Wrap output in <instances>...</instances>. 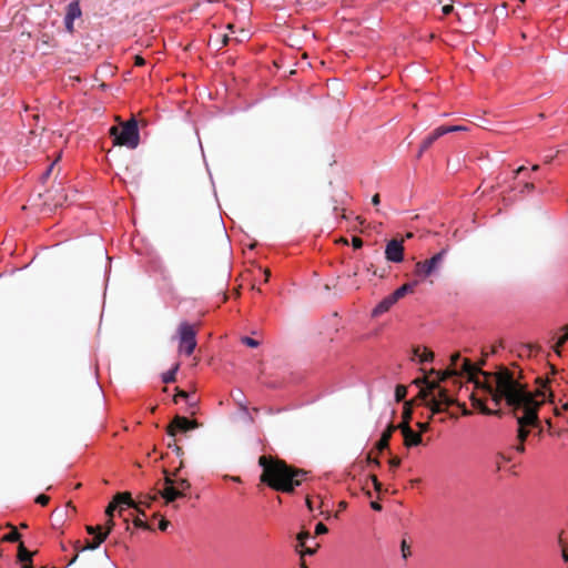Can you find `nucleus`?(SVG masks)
<instances>
[{
  "instance_id": "nucleus-41",
  "label": "nucleus",
  "mask_w": 568,
  "mask_h": 568,
  "mask_svg": "<svg viewBox=\"0 0 568 568\" xmlns=\"http://www.w3.org/2000/svg\"><path fill=\"white\" fill-rule=\"evenodd\" d=\"M327 531H328V528L323 523H318L315 526V535H323V534H326Z\"/></svg>"
},
{
  "instance_id": "nucleus-61",
  "label": "nucleus",
  "mask_w": 568,
  "mask_h": 568,
  "mask_svg": "<svg viewBox=\"0 0 568 568\" xmlns=\"http://www.w3.org/2000/svg\"><path fill=\"white\" fill-rule=\"evenodd\" d=\"M525 170H526V168H525V166H519V168L515 171V175L517 176L518 174L523 173Z\"/></svg>"
},
{
  "instance_id": "nucleus-47",
  "label": "nucleus",
  "mask_w": 568,
  "mask_h": 568,
  "mask_svg": "<svg viewBox=\"0 0 568 568\" xmlns=\"http://www.w3.org/2000/svg\"><path fill=\"white\" fill-rule=\"evenodd\" d=\"M170 525V521L166 520L165 518H161L160 523H159V529L164 531L166 530V528L169 527Z\"/></svg>"
},
{
  "instance_id": "nucleus-54",
  "label": "nucleus",
  "mask_w": 568,
  "mask_h": 568,
  "mask_svg": "<svg viewBox=\"0 0 568 568\" xmlns=\"http://www.w3.org/2000/svg\"><path fill=\"white\" fill-rule=\"evenodd\" d=\"M372 203L374 205H378L381 203V196L378 193L374 194L373 197H372Z\"/></svg>"
},
{
  "instance_id": "nucleus-20",
  "label": "nucleus",
  "mask_w": 568,
  "mask_h": 568,
  "mask_svg": "<svg viewBox=\"0 0 568 568\" xmlns=\"http://www.w3.org/2000/svg\"><path fill=\"white\" fill-rule=\"evenodd\" d=\"M414 355L419 358V363H427L434 359V353L427 347H424L422 352L419 347L414 348Z\"/></svg>"
},
{
  "instance_id": "nucleus-19",
  "label": "nucleus",
  "mask_w": 568,
  "mask_h": 568,
  "mask_svg": "<svg viewBox=\"0 0 568 568\" xmlns=\"http://www.w3.org/2000/svg\"><path fill=\"white\" fill-rule=\"evenodd\" d=\"M416 284H417V282L406 283V284L402 285L400 287H398L397 290H395L392 294L395 296V298L397 301H399L406 294L413 293Z\"/></svg>"
},
{
  "instance_id": "nucleus-63",
  "label": "nucleus",
  "mask_w": 568,
  "mask_h": 568,
  "mask_svg": "<svg viewBox=\"0 0 568 568\" xmlns=\"http://www.w3.org/2000/svg\"><path fill=\"white\" fill-rule=\"evenodd\" d=\"M561 331H564V335H565V337H566V338H568V324H567V325H565V326L561 328Z\"/></svg>"
},
{
  "instance_id": "nucleus-46",
  "label": "nucleus",
  "mask_w": 568,
  "mask_h": 568,
  "mask_svg": "<svg viewBox=\"0 0 568 568\" xmlns=\"http://www.w3.org/2000/svg\"><path fill=\"white\" fill-rule=\"evenodd\" d=\"M460 359L459 353H455L450 356V368H456L458 361Z\"/></svg>"
},
{
  "instance_id": "nucleus-52",
  "label": "nucleus",
  "mask_w": 568,
  "mask_h": 568,
  "mask_svg": "<svg viewBox=\"0 0 568 568\" xmlns=\"http://www.w3.org/2000/svg\"><path fill=\"white\" fill-rule=\"evenodd\" d=\"M534 189H535L534 183H528L527 182V183L524 184L521 192H525V191L529 192V191H532Z\"/></svg>"
},
{
  "instance_id": "nucleus-57",
  "label": "nucleus",
  "mask_w": 568,
  "mask_h": 568,
  "mask_svg": "<svg viewBox=\"0 0 568 568\" xmlns=\"http://www.w3.org/2000/svg\"><path fill=\"white\" fill-rule=\"evenodd\" d=\"M306 506L311 511L314 509L313 501L310 497L306 498Z\"/></svg>"
},
{
  "instance_id": "nucleus-31",
  "label": "nucleus",
  "mask_w": 568,
  "mask_h": 568,
  "mask_svg": "<svg viewBox=\"0 0 568 568\" xmlns=\"http://www.w3.org/2000/svg\"><path fill=\"white\" fill-rule=\"evenodd\" d=\"M481 414L501 417L504 415V412L501 409H490L488 407H483Z\"/></svg>"
},
{
  "instance_id": "nucleus-3",
  "label": "nucleus",
  "mask_w": 568,
  "mask_h": 568,
  "mask_svg": "<svg viewBox=\"0 0 568 568\" xmlns=\"http://www.w3.org/2000/svg\"><path fill=\"white\" fill-rule=\"evenodd\" d=\"M414 384L420 386L417 398L422 399L427 407H429L432 415L439 414L446 410L447 407L455 405L457 400L449 396L448 390L442 387L438 382H430L427 376L416 378ZM463 409V415L467 416L470 412L466 408L465 404H459Z\"/></svg>"
},
{
  "instance_id": "nucleus-27",
  "label": "nucleus",
  "mask_w": 568,
  "mask_h": 568,
  "mask_svg": "<svg viewBox=\"0 0 568 568\" xmlns=\"http://www.w3.org/2000/svg\"><path fill=\"white\" fill-rule=\"evenodd\" d=\"M407 394V387L404 385H397L395 388V398L397 402H402Z\"/></svg>"
},
{
  "instance_id": "nucleus-51",
  "label": "nucleus",
  "mask_w": 568,
  "mask_h": 568,
  "mask_svg": "<svg viewBox=\"0 0 568 568\" xmlns=\"http://www.w3.org/2000/svg\"><path fill=\"white\" fill-rule=\"evenodd\" d=\"M453 6L452 4H446L443 7L442 11L445 16L449 14L452 11H453Z\"/></svg>"
},
{
  "instance_id": "nucleus-2",
  "label": "nucleus",
  "mask_w": 568,
  "mask_h": 568,
  "mask_svg": "<svg viewBox=\"0 0 568 568\" xmlns=\"http://www.w3.org/2000/svg\"><path fill=\"white\" fill-rule=\"evenodd\" d=\"M262 467L261 483L275 491L292 494L306 479L307 471L288 465L285 460L271 455L258 458Z\"/></svg>"
},
{
  "instance_id": "nucleus-50",
  "label": "nucleus",
  "mask_w": 568,
  "mask_h": 568,
  "mask_svg": "<svg viewBox=\"0 0 568 568\" xmlns=\"http://www.w3.org/2000/svg\"><path fill=\"white\" fill-rule=\"evenodd\" d=\"M73 22H74L73 20H70V21H69V20H65V19H64L65 29H67L70 33H72V32H73Z\"/></svg>"
},
{
  "instance_id": "nucleus-5",
  "label": "nucleus",
  "mask_w": 568,
  "mask_h": 568,
  "mask_svg": "<svg viewBox=\"0 0 568 568\" xmlns=\"http://www.w3.org/2000/svg\"><path fill=\"white\" fill-rule=\"evenodd\" d=\"M109 134L113 139L114 145L126 146L133 150L140 143L138 122L134 118L126 122H121L120 125L111 126Z\"/></svg>"
},
{
  "instance_id": "nucleus-1",
  "label": "nucleus",
  "mask_w": 568,
  "mask_h": 568,
  "mask_svg": "<svg viewBox=\"0 0 568 568\" xmlns=\"http://www.w3.org/2000/svg\"><path fill=\"white\" fill-rule=\"evenodd\" d=\"M495 378L496 385L493 386L488 383L485 384V389L489 393V396L496 406H499L503 402L509 407L513 416L517 418L518 423V440L525 443L529 436L527 426H536L538 423V410L541 402H538L535 397L541 396L545 398L547 385L550 382L549 378L542 381L540 377L537 378V383H540V388L537 389L536 395L529 392L520 381L515 377V373L506 366H498L497 371L491 375Z\"/></svg>"
},
{
  "instance_id": "nucleus-38",
  "label": "nucleus",
  "mask_w": 568,
  "mask_h": 568,
  "mask_svg": "<svg viewBox=\"0 0 568 568\" xmlns=\"http://www.w3.org/2000/svg\"><path fill=\"white\" fill-rule=\"evenodd\" d=\"M118 508V505L114 501V499L108 505L106 509H105V515L108 517H113V514H114V510Z\"/></svg>"
},
{
  "instance_id": "nucleus-10",
  "label": "nucleus",
  "mask_w": 568,
  "mask_h": 568,
  "mask_svg": "<svg viewBox=\"0 0 568 568\" xmlns=\"http://www.w3.org/2000/svg\"><path fill=\"white\" fill-rule=\"evenodd\" d=\"M397 427L404 437L405 447L412 448L422 445L423 438L420 433L413 430L412 427L406 423H399Z\"/></svg>"
},
{
  "instance_id": "nucleus-53",
  "label": "nucleus",
  "mask_w": 568,
  "mask_h": 568,
  "mask_svg": "<svg viewBox=\"0 0 568 568\" xmlns=\"http://www.w3.org/2000/svg\"><path fill=\"white\" fill-rule=\"evenodd\" d=\"M371 507L376 510V511H381L382 510V505L378 503V501H372L371 503Z\"/></svg>"
},
{
  "instance_id": "nucleus-11",
  "label": "nucleus",
  "mask_w": 568,
  "mask_h": 568,
  "mask_svg": "<svg viewBox=\"0 0 568 568\" xmlns=\"http://www.w3.org/2000/svg\"><path fill=\"white\" fill-rule=\"evenodd\" d=\"M386 260L394 263H399L404 260L403 240H390L385 248Z\"/></svg>"
},
{
  "instance_id": "nucleus-34",
  "label": "nucleus",
  "mask_w": 568,
  "mask_h": 568,
  "mask_svg": "<svg viewBox=\"0 0 568 568\" xmlns=\"http://www.w3.org/2000/svg\"><path fill=\"white\" fill-rule=\"evenodd\" d=\"M440 128H443L445 130V134L450 133V132L466 130V128L460 126V125H442Z\"/></svg>"
},
{
  "instance_id": "nucleus-12",
  "label": "nucleus",
  "mask_w": 568,
  "mask_h": 568,
  "mask_svg": "<svg viewBox=\"0 0 568 568\" xmlns=\"http://www.w3.org/2000/svg\"><path fill=\"white\" fill-rule=\"evenodd\" d=\"M114 501L118 505V508H119V516H122L123 515V510H124V506L129 507V508H134V509H139V506L136 504V501H134L132 499V496L129 491H124V493H118L114 497H113Z\"/></svg>"
},
{
  "instance_id": "nucleus-49",
  "label": "nucleus",
  "mask_w": 568,
  "mask_h": 568,
  "mask_svg": "<svg viewBox=\"0 0 568 568\" xmlns=\"http://www.w3.org/2000/svg\"><path fill=\"white\" fill-rule=\"evenodd\" d=\"M134 64H135L136 67H142V65H144V64H145V60H144V58H142L141 55H138V54H136V55L134 57Z\"/></svg>"
},
{
  "instance_id": "nucleus-42",
  "label": "nucleus",
  "mask_w": 568,
  "mask_h": 568,
  "mask_svg": "<svg viewBox=\"0 0 568 568\" xmlns=\"http://www.w3.org/2000/svg\"><path fill=\"white\" fill-rule=\"evenodd\" d=\"M133 524L138 528L150 529V526L148 525V523H145L144 520H142L139 517L133 520Z\"/></svg>"
},
{
  "instance_id": "nucleus-21",
  "label": "nucleus",
  "mask_w": 568,
  "mask_h": 568,
  "mask_svg": "<svg viewBox=\"0 0 568 568\" xmlns=\"http://www.w3.org/2000/svg\"><path fill=\"white\" fill-rule=\"evenodd\" d=\"M33 552L29 551L22 542H20L18 547V560L21 562V565L31 562L32 561Z\"/></svg>"
},
{
  "instance_id": "nucleus-59",
  "label": "nucleus",
  "mask_w": 568,
  "mask_h": 568,
  "mask_svg": "<svg viewBox=\"0 0 568 568\" xmlns=\"http://www.w3.org/2000/svg\"><path fill=\"white\" fill-rule=\"evenodd\" d=\"M300 567L301 568H308L304 557H300Z\"/></svg>"
},
{
  "instance_id": "nucleus-58",
  "label": "nucleus",
  "mask_w": 568,
  "mask_h": 568,
  "mask_svg": "<svg viewBox=\"0 0 568 568\" xmlns=\"http://www.w3.org/2000/svg\"><path fill=\"white\" fill-rule=\"evenodd\" d=\"M516 450L518 453H524L525 452V445L524 443L519 442V445L516 447Z\"/></svg>"
},
{
  "instance_id": "nucleus-36",
  "label": "nucleus",
  "mask_w": 568,
  "mask_h": 568,
  "mask_svg": "<svg viewBox=\"0 0 568 568\" xmlns=\"http://www.w3.org/2000/svg\"><path fill=\"white\" fill-rule=\"evenodd\" d=\"M400 548H402V556L404 559H406L408 556H410V547L406 542V540L402 541Z\"/></svg>"
},
{
  "instance_id": "nucleus-55",
  "label": "nucleus",
  "mask_w": 568,
  "mask_h": 568,
  "mask_svg": "<svg viewBox=\"0 0 568 568\" xmlns=\"http://www.w3.org/2000/svg\"><path fill=\"white\" fill-rule=\"evenodd\" d=\"M229 41H230V38H229V36H227V34H223V36L221 37V43H222V47L226 45V44L229 43Z\"/></svg>"
},
{
  "instance_id": "nucleus-13",
  "label": "nucleus",
  "mask_w": 568,
  "mask_h": 568,
  "mask_svg": "<svg viewBox=\"0 0 568 568\" xmlns=\"http://www.w3.org/2000/svg\"><path fill=\"white\" fill-rule=\"evenodd\" d=\"M445 134V130L440 126L435 129L428 136H426L420 143L419 151L417 153V158H420L423 153L428 150L433 143L438 140L440 136Z\"/></svg>"
},
{
  "instance_id": "nucleus-48",
  "label": "nucleus",
  "mask_w": 568,
  "mask_h": 568,
  "mask_svg": "<svg viewBox=\"0 0 568 568\" xmlns=\"http://www.w3.org/2000/svg\"><path fill=\"white\" fill-rule=\"evenodd\" d=\"M366 460H367V463H369V464H374V465H375V466H377V467H379V466H381L379 460H378L377 458H373V457H372V453H369V454L367 455Z\"/></svg>"
},
{
  "instance_id": "nucleus-29",
  "label": "nucleus",
  "mask_w": 568,
  "mask_h": 568,
  "mask_svg": "<svg viewBox=\"0 0 568 568\" xmlns=\"http://www.w3.org/2000/svg\"><path fill=\"white\" fill-rule=\"evenodd\" d=\"M412 408L409 407V403L405 404L404 412H403V420L402 423H406L409 425V422L412 419Z\"/></svg>"
},
{
  "instance_id": "nucleus-23",
  "label": "nucleus",
  "mask_w": 568,
  "mask_h": 568,
  "mask_svg": "<svg viewBox=\"0 0 568 568\" xmlns=\"http://www.w3.org/2000/svg\"><path fill=\"white\" fill-rule=\"evenodd\" d=\"M430 373L437 375V379H435L434 382H438V384H439L440 382L446 381L450 376L456 375L457 374V368H448V369H446L444 372H436L435 369H432Z\"/></svg>"
},
{
  "instance_id": "nucleus-17",
  "label": "nucleus",
  "mask_w": 568,
  "mask_h": 568,
  "mask_svg": "<svg viewBox=\"0 0 568 568\" xmlns=\"http://www.w3.org/2000/svg\"><path fill=\"white\" fill-rule=\"evenodd\" d=\"M106 539V534H98L95 535V542H91L90 540H87L85 545L82 548H79V541L75 542V550H94L100 547V545Z\"/></svg>"
},
{
  "instance_id": "nucleus-60",
  "label": "nucleus",
  "mask_w": 568,
  "mask_h": 568,
  "mask_svg": "<svg viewBox=\"0 0 568 568\" xmlns=\"http://www.w3.org/2000/svg\"><path fill=\"white\" fill-rule=\"evenodd\" d=\"M237 404H239V406H240V408H241L242 410H244V412H246V410H247V406H246L242 400L237 399Z\"/></svg>"
},
{
  "instance_id": "nucleus-28",
  "label": "nucleus",
  "mask_w": 568,
  "mask_h": 568,
  "mask_svg": "<svg viewBox=\"0 0 568 568\" xmlns=\"http://www.w3.org/2000/svg\"><path fill=\"white\" fill-rule=\"evenodd\" d=\"M471 405L479 409L481 413L483 407H487L481 398H478L475 394L470 395Z\"/></svg>"
},
{
  "instance_id": "nucleus-18",
  "label": "nucleus",
  "mask_w": 568,
  "mask_h": 568,
  "mask_svg": "<svg viewBox=\"0 0 568 568\" xmlns=\"http://www.w3.org/2000/svg\"><path fill=\"white\" fill-rule=\"evenodd\" d=\"M82 14L79 1H72L68 4L67 13H65V20H75L80 18Z\"/></svg>"
},
{
  "instance_id": "nucleus-62",
  "label": "nucleus",
  "mask_w": 568,
  "mask_h": 568,
  "mask_svg": "<svg viewBox=\"0 0 568 568\" xmlns=\"http://www.w3.org/2000/svg\"><path fill=\"white\" fill-rule=\"evenodd\" d=\"M561 331H564V335H565V337H566V338H568V324H567V325H565V326L561 328Z\"/></svg>"
},
{
  "instance_id": "nucleus-24",
  "label": "nucleus",
  "mask_w": 568,
  "mask_h": 568,
  "mask_svg": "<svg viewBox=\"0 0 568 568\" xmlns=\"http://www.w3.org/2000/svg\"><path fill=\"white\" fill-rule=\"evenodd\" d=\"M320 548L318 542H314L313 546H304L302 549H296V552L300 555V557H305L306 555L313 556L317 552Z\"/></svg>"
},
{
  "instance_id": "nucleus-26",
  "label": "nucleus",
  "mask_w": 568,
  "mask_h": 568,
  "mask_svg": "<svg viewBox=\"0 0 568 568\" xmlns=\"http://www.w3.org/2000/svg\"><path fill=\"white\" fill-rule=\"evenodd\" d=\"M310 532L307 530H302L300 534H297L296 539L297 544L295 546L296 549H302L304 546H306V540L310 538Z\"/></svg>"
},
{
  "instance_id": "nucleus-35",
  "label": "nucleus",
  "mask_w": 568,
  "mask_h": 568,
  "mask_svg": "<svg viewBox=\"0 0 568 568\" xmlns=\"http://www.w3.org/2000/svg\"><path fill=\"white\" fill-rule=\"evenodd\" d=\"M103 527L101 525H97V526H87L85 527V530L89 535H98L100 531H102Z\"/></svg>"
},
{
  "instance_id": "nucleus-16",
  "label": "nucleus",
  "mask_w": 568,
  "mask_h": 568,
  "mask_svg": "<svg viewBox=\"0 0 568 568\" xmlns=\"http://www.w3.org/2000/svg\"><path fill=\"white\" fill-rule=\"evenodd\" d=\"M159 488L156 489V493L155 494H144V495H141L139 497V500L136 501L138 506H139V509H136L139 511V514L141 515H145L144 510L141 508L142 506L144 507H151L152 503L155 501L159 497Z\"/></svg>"
},
{
  "instance_id": "nucleus-8",
  "label": "nucleus",
  "mask_w": 568,
  "mask_h": 568,
  "mask_svg": "<svg viewBox=\"0 0 568 568\" xmlns=\"http://www.w3.org/2000/svg\"><path fill=\"white\" fill-rule=\"evenodd\" d=\"M446 252L444 248L429 260L417 262L415 265L416 275L426 277L433 274L443 263Z\"/></svg>"
},
{
  "instance_id": "nucleus-22",
  "label": "nucleus",
  "mask_w": 568,
  "mask_h": 568,
  "mask_svg": "<svg viewBox=\"0 0 568 568\" xmlns=\"http://www.w3.org/2000/svg\"><path fill=\"white\" fill-rule=\"evenodd\" d=\"M180 368V364L176 363L169 372L162 375V382L164 384L174 383L176 381V373Z\"/></svg>"
},
{
  "instance_id": "nucleus-45",
  "label": "nucleus",
  "mask_w": 568,
  "mask_h": 568,
  "mask_svg": "<svg viewBox=\"0 0 568 568\" xmlns=\"http://www.w3.org/2000/svg\"><path fill=\"white\" fill-rule=\"evenodd\" d=\"M352 245H353V247H354V248H356V250H357V248H361V247L363 246V240H362L361 237H358V236H354V237L352 239Z\"/></svg>"
},
{
  "instance_id": "nucleus-40",
  "label": "nucleus",
  "mask_w": 568,
  "mask_h": 568,
  "mask_svg": "<svg viewBox=\"0 0 568 568\" xmlns=\"http://www.w3.org/2000/svg\"><path fill=\"white\" fill-rule=\"evenodd\" d=\"M187 397V392L176 388V395L173 397V402L176 404L179 402V398L186 399Z\"/></svg>"
},
{
  "instance_id": "nucleus-7",
  "label": "nucleus",
  "mask_w": 568,
  "mask_h": 568,
  "mask_svg": "<svg viewBox=\"0 0 568 568\" xmlns=\"http://www.w3.org/2000/svg\"><path fill=\"white\" fill-rule=\"evenodd\" d=\"M179 352L190 356L196 347V329L194 325L182 322L178 328Z\"/></svg>"
},
{
  "instance_id": "nucleus-39",
  "label": "nucleus",
  "mask_w": 568,
  "mask_h": 568,
  "mask_svg": "<svg viewBox=\"0 0 568 568\" xmlns=\"http://www.w3.org/2000/svg\"><path fill=\"white\" fill-rule=\"evenodd\" d=\"M49 501H50V497L44 494H41L36 498V503L41 506H47L49 504Z\"/></svg>"
},
{
  "instance_id": "nucleus-43",
  "label": "nucleus",
  "mask_w": 568,
  "mask_h": 568,
  "mask_svg": "<svg viewBox=\"0 0 568 568\" xmlns=\"http://www.w3.org/2000/svg\"><path fill=\"white\" fill-rule=\"evenodd\" d=\"M416 426L418 427V429H419V432H418V433H420V435H422L423 433H426V432H428V430H429V423H428V422H425V423L418 422V423L416 424Z\"/></svg>"
},
{
  "instance_id": "nucleus-30",
  "label": "nucleus",
  "mask_w": 568,
  "mask_h": 568,
  "mask_svg": "<svg viewBox=\"0 0 568 568\" xmlns=\"http://www.w3.org/2000/svg\"><path fill=\"white\" fill-rule=\"evenodd\" d=\"M567 341L568 338H566L564 334L558 338L554 346V351L556 352V354L561 355V347Z\"/></svg>"
},
{
  "instance_id": "nucleus-6",
  "label": "nucleus",
  "mask_w": 568,
  "mask_h": 568,
  "mask_svg": "<svg viewBox=\"0 0 568 568\" xmlns=\"http://www.w3.org/2000/svg\"><path fill=\"white\" fill-rule=\"evenodd\" d=\"M487 356L488 353H483V358L480 359L479 365H475L470 359L465 358L463 361L462 369L464 373L468 374L471 377V379L476 374H481L485 377V379L483 382L475 381L476 387L481 389L485 394L489 395V393L485 389V384L488 383L495 386L496 382L495 378L491 376L494 373L484 372L480 368L483 365H485Z\"/></svg>"
},
{
  "instance_id": "nucleus-32",
  "label": "nucleus",
  "mask_w": 568,
  "mask_h": 568,
  "mask_svg": "<svg viewBox=\"0 0 568 568\" xmlns=\"http://www.w3.org/2000/svg\"><path fill=\"white\" fill-rule=\"evenodd\" d=\"M114 525L115 524H114L113 517H108V520L104 526V530L102 529V531H100L99 534H106V537H108L109 534L112 531Z\"/></svg>"
},
{
  "instance_id": "nucleus-15",
  "label": "nucleus",
  "mask_w": 568,
  "mask_h": 568,
  "mask_svg": "<svg viewBox=\"0 0 568 568\" xmlns=\"http://www.w3.org/2000/svg\"><path fill=\"white\" fill-rule=\"evenodd\" d=\"M397 425L389 424L387 428L382 433V436L379 440L376 443L375 448L381 453L384 449H387L389 447V440L392 438V435L395 430H397Z\"/></svg>"
},
{
  "instance_id": "nucleus-64",
  "label": "nucleus",
  "mask_w": 568,
  "mask_h": 568,
  "mask_svg": "<svg viewBox=\"0 0 568 568\" xmlns=\"http://www.w3.org/2000/svg\"><path fill=\"white\" fill-rule=\"evenodd\" d=\"M21 567H22V568H34V567H33V565H32V561H31V562L23 564Z\"/></svg>"
},
{
  "instance_id": "nucleus-25",
  "label": "nucleus",
  "mask_w": 568,
  "mask_h": 568,
  "mask_svg": "<svg viewBox=\"0 0 568 568\" xmlns=\"http://www.w3.org/2000/svg\"><path fill=\"white\" fill-rule=\"evenodd\" d=\"M11 528H12L11 531L1 538V541L16 542V541L20 540L21 534L17 530L16 527H11Z\"/></svg>"
},
{
  "instance_id": "nucleus-44",
  "label": "nucleus",
  "mask_w": 568,
  "mask_h": 568,
  "mask_svg": "<svg viewBox=\"0 0 568 568\" xmlns=\"http://www.w3.org/2000/svg\"><path fill=\"white\" fill-rule=\"evenodd\" d=\"M369 477H371V479H372V481H373V485H374L375 490L381 491V489H382V483L378 480L377 476H376V475H374V474H372Z\"/></svg>"
},
{
  "instance_id": "nucleus-33",
  "label": "nucleus",
  "mask_w": 568,
  "mask_h": 568,
  "mask_svg": "<svg viewBox=\"0 0 568 568\" xmlns=\"http://www.w3.org/2000/svg\"><path fill=\"white\" fill-rule=\"evenodd\" d=\"M241 342L248 347H257L260 345V342L257 339H254L248 336L242 337Z\"/></svg>"
},
{
  "instance_id": "nucleus-14",
  "label": "nucleus",
  "mask_w": 568,
  "mask_h": 568,
  "mask_svg": "<svg viewBox=\"0 0 568 568\" xmlns=\"http://www.w3.org/2000/svg\"><path fill=\"white\" fill-rule=\"evenodd\" d=\"M398 301L395 298V296L393 294H389L388 296H386L385 298H383L376 306L375 308L372 311V316L373 317H378L381 316L382 314L386 313L387 311H389V308L395 305Z\"/></svg>"
},
{
  "instance_id": "nucleus-56",
  "label": "nucleus",
  "mask_w": 568,
  "mask_h": 568,
  "mask_svg": "<svg viewBox=\"0 0 568 568\" xmlns=\"http://www.w3.org/2000/svg\"><path fill=\"white\" fill-rule=\"evenodd\" d=\"M173 452L178 455V456H182L183 455V449L182 447H180L179 445H174V449Z\"/></svg>"
},
{
  "instance_id": "nucleus-37",
  "label": "nucleus",
  "mask_w": 568,
  "mask_h": 568,
  "mask_svg": "<svg viewBox=\"0 0 568 568\" xmlns=\"http://www.w3.org/2000/svg\"><path fill=\"white\" fill-rule=\"evenodd\" d=\"M400 463H402V459H400L399 457H397V456L392 457V458L388 460V464H389V468H390V470H394V469H396L397 467H399Z\"/></svg>"
},
{
  "instance_id": "nucleus-4",
  "label": "nucleus",
  "mask_w": 568,
  "mask_h": 568,
  "mask_svg": "<svg viewBox=\"0 0 568 568\" xmlns=\"http://www.w3.org/2000/svg\"><path fill=\"white\" fill-rule=\"evenodd\" d=\"M183 466L184 463L181 462L180 467L172 474L166 469L163 470L164 478L162 487L159 488V495L164 499L166 505L173 503L178 498L185 497L187 491L191 489V483L186 478H175ZM158 485H161V483Z\"/></svg>"
},
{
  "instance_id": "nucleus-9",
  "label": "nucleus",
  "mask_w": 568,
  "mask_h": 568,
  "mask_svg": "<svg viewBox=\"0 0 568 568\" xmlns=\"http://www.w3.org/2000/svg\"><path fill=\"white\" fill-rule=\"evenodd\" d=\"M199 426L200 424L195 419L191 420L184 416L176 415L168 425L166 433L169 436L174 437L178 432L186 433L197 428Z\"/></svg>"
}]
</instances>
